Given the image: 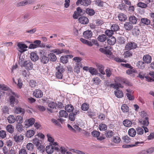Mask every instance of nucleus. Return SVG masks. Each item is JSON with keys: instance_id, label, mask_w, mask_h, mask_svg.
Returning a JSON list of instances; mask_svg holds the SVG:
<instances>
[{"instance_id": "bb28decb", "label": "nucleus", "mask_w": 154, "mask_h": 154, "mask_svg": "<svg viewBox=\"0 0 154 154\" xmlns=\"http://www.w3.org/2000/svg\"><path fill=\"white\" fill-rule=\"evenodd\" d=\"M34 134L35 132L33 130H29L26 132V136L28 138H30L34 135Z\"/></svg>"}, {"instance_id": "7ed1b4c3", "label": "nucleus", "mask_w": 154, "mask_h": 154, "mask_svg": "<svg viewBox=\"0 0 154 154\" xmlns=\"http://www.w3.org/2000/svg\"><path fill=\"white\" fill-rule=\"evenodd\" d=\"M56 69L57 72L56 73V77L58 79H63V75L62 73L64 72L65 70L63 68V66L60 64V65L56 67Z\"/></svg>"}, {"instance_id": "603ef678", "label": "nucleus", "mask_w": 154, "mask_h": 154, "mask_svg": "<svg viewBox=\"0 0 154 154\" xmlns=\"http://www.w3.org/2000/svg\"><path fill=\"white\" fill-rule=\"evenodd\" d=\"M96 5L100 7L103 6V2L101 0H96L94 1Z\"/></svg>"}, {"instance_id": "0e129e2a", "label": "nucleus", "mask_w": 154, "mask_h": 154, "mask_svg": "<svg viewBox=\"0 0 154 154\" xmlns=\"http://www.w3.org/2000/svg\"><path fill=\"white\" fill-rule=\"evenodd\" d=\"M97 26L101 25L103 23V21L101 19H97L94 20Z\"/></svg>"}, {"instance_id": "473e14b6", "label": "nucleus", "mask_w": 154, "mask_h": 154, "mask_svg": "<svg viewBox=\"0 0 154 154\" xmlns=\"http://www.w3.org/2000/svg\"><path fill=\"white\" fill-rule=\"evenodd\" d=\"M119 20L121 21H125L127 19V17L123 13H120L118 15Z\"/></svg>"}, {"instance_id": "052dcab7", "label": "nucleus", "mask_w": 154, "mask_h": 154, "mask_svg": "<svg viewBox=\"0 0 154 154\" xmlns=\"http://www.w3.org/2000/svg\"><path fill=\"white\" fill-rule=\"evenodd\" d=\"M2 112L4 114H9V109L7 106H5L2 109Z\"/></svg>"}, {"instance_id": "6e6552de", "label": "nucleus", "mask_w": 154, "mask_h": 154, "mask_svg": "<svg viewBox=\"0 0 154 154\" xmlns=\"http://www.w3.org/2000/svg\"><path fill=\"white\" fill-rule=\"evenodd\" d=\"M128 20L133 25L136 24L140 21V19L134 15L130 16L128 18Z\"/></svg>"}, {"instance_id": "dca6fc26", "label": "nucleus", "mask_w": 154, "mask_h": 154, "mask_svg": "<svg viewBox=\"0 0 154 154\" xmlns=\"http://www.w3.org/2000/svg\"><path fill=\"white\" fill-rule=\"evenodd\" d=\"M35 119L33 118H30L28 120L25 121V126H27V128L30 126L32 125L35 123Z\"/></svg>"}, {"instance_id": "aec40b11", "label": "nucleus", "mask_w": 154, "mask_h": 154, "mask_svg": "<svg viewBox=\"0 0 154 154\" xmlns=\"http://www.w3.org/2000/svg\"><path fill=\"white\" fill-rule=\"evenodd\" d=\"M140 23L143 25L148 26L150 24V20L146 18H142L140 20Z\"/></svg>"}, {"instance_id": "79ce46f5", "label": "nucleus", "mask_w": 154, "mask_h": 154, "mask_svg": "<svg viewBox=\"0 0 154 154\" xmlns=\"http://www.w3.org/2000/svg\"><path fill=\"white\" fill-rule=\"evenodd\" d=\"M33 143L37 147H38L39 148H41L40 146H41V144L40 143L39 140L35 138L33 140Z\"/></svg>"}, {"instance_id": "c85d7f7f", "label": "nucleus", "mask_w": 154, "mask_h": 154, "mask_svg": "<svg viewBox=\"0 0 154 154\" xmlns=\"http://www.w3.org/2000/svg\"><path fill=\"white\" fill-rule=\"evenodd\" d=\"M65 109L69 112H73L74 108L71 104H68L65 107Z\"/></svg>"}, {"instance_id": "f257e3e1", "label": "nucleus", "mask_w": 154, "mask_h": 154, "mask_svg": "<svg viewBox=\"0 0 154 154\" xmlns=\"http://www.w3.org/2000/svg\"><path fill=\"white\" fill-rule=\"evenodd\" d=\"M24 59L22 60L19 58V64L21 67H24L27 71L32 70L33 68V64L30 60H26L24 61Z\"/></svg>"}, {"instance_id": "39448f33", "label": "nucleus", "mask_w": 154, "mask_h": 154, "mask_svg": "<svg viewBox=\"0 0 154 154\" xmlns=\"http://www.w3.org/2000/svg\"><path fill=\"white\" fill-rule=\"evenodd\" d=\"M45 52L41 54L39 58L40 62L43 64H46L48 63L49 60L48 57L46 56Z\"/></svg>"}, {"instance_id": "338daca9", "label": "nucleus", "mask_w": 154, "mask_h": 154, "mask_svg": "<svg viewBox=\"0 0 154 154\" xmlns=\"http://www.w3.org/2000/svg\"><path fill=\"white\" fill-rule=\"evenodd\" d=\"M88 115L91 118H92L94 116H96L95 112H94L90 110H88L87 112Z\"/></svg>"}, {"instance_id": "4c0bfd02", "label": "nucleus", "mask_w": 154, "mask_h": 154, "mask_svg": "<svg viewBox=\"0 0 154 154\" xmlns=\"http://www.w3.org/2000/svg\"><path fill=\"white\" fill-rule=\"evenodd\" d=\"M128 134L130 136L133 137H134L136 135V131L134 129L131 128L129 130Z\"/></svg>"}, {"instance_id": "5701e85b", "label": "nucleus", "mask_w": 154, "mask_h": 154, "mask_svg": "<svg viewBox=\"0 0 154 154\" xmlns=\"http://www.w3.org/2000/svg\"><path fill=\"white\" fill-rule=\"evenodd\" d=\"M140 123L143 125L145 126H148L149 124V118L148 117H146L144 119L139 120Z\"/></svg>"}, {"instance_id": "e433bc0d", "label": "nucleus", "mask_w": 154, "mask_h": 154, "mask_svg": "<svg viewBox=\"0 0 154 154\" xmlns=\"http://www.w3.org/2000/svg\"><path fill=\"white\" fill-rule=\"evenodd\" d=\"M123 124L125 127H130L131 126L132 123L130 120L125 119L123 122Z\"/></svg>"}, {"instance_id": "c9c22d12", "label": "nucleus", "mask_w": 154, "mask_h": 154, "mask_svg": "<svg viewBox=\"0 0 154 154\" xmlns=\"http://www.w3.org/2000/svg\"><path fill=\"white\" fill-rule=\"evenodd\" d=\"M60 62L64 64H66L68 62V58L66 55L62 56L61 57Z\"/></svg>"}, {"instance_id": "c03bdc74", "label": "nucleus", "mask_w": 154, "mask_h": 154, "mask_svg": "<svg viewBox=\"0 0 154 154\" xmlns=\"http://www.w3.org/2000/svg\"><path fill=\"white\" fill-rule=\"evenodd\" d=\"M130 50H127L125 51L124 54L125 58L131 57L132 56V53Z\"/></svg>"}, {"instance_id": "de8ad7c7", "label": "nucleus", "mask_w": 154, "mask_h": 154, "mask_svg": "<svg viewBox=\"0 0 154 154\" xmlns=\"http://www.w3.org/2000/svg\"><path fill=\"white\" fill-rule=\"evenodd\" d=\"M100 132L99 131L94 130L91 132V134L92 136L94 137H98L100 134Z\"/></svg>"}, {"instance_id": "5fc2aeb1", "label": "nucleus", "mask_w": 154, "mask_h": 154, "mask_svg": "<svg viewBox=\"0 0 154 154\" xmlns=\"http://www.w3.org/2000/svg\"><path fill=\"white\" fill-rule=\"evenodd\" d=\"M137 134L142 135L143 133L144 130L143 129L140 127H138L136 128Z\"/></svg>"}, {"instance_id": "cd10ccee", "label": "nucleus", "mask_w": 154, "mask_h": 154, "mask_svg": "<svg viewBox=\"0 0 154 154\" xmlns=\"http://www.w3.org/2000/svg\"><path fill=\"white\" fill-rule=\"evenodd\" d=\"M85 13L91 16L94 15L95 14V12L93 9L87 8L85 9Z\"/></svg>"}, {"instance_id": "8fccbe9b", "label": "nucleus", "mask_w": 154, "mask_h": 154, "mask_svg": "<svg viewBox=\"0 0 154 154\" xmlns=\"http://www.w3.org/2000/svg\"><path fill=\"white\" fill-rule=\"evenodd\" d=\"M111 29L114 32L117 31L119 29V27L118 25L113 24L111 26Z\"/></svg>"}, {"instance_id": "393cba45", "label": "nucleus", "mask_w": 154, "mask_h": 154, "mask_svg": "<svg viewBox=\"0 0 154 154\" xmlns=\"http://www.w3.org/2000/svg\"><path fill=\"white\" fill-rule=\"evenodd\" d=\"M107 39L106 36L104 34L99 35L97 38L98 40L101 42H105Z\"/></svg>"}, {"instance_id": "ddd939ff", "label": "nucleus", "mask_w": 154, "mask_h": 154, "mask_svg": "<svg viewBox=\"0 0 154 154\" xmlns=\"http://www.w3.org/2000/svg\"><path fill=\"white\" fill-rule=\"evenodd\" d=\"M143 60L145 63L149 64L151 62L152 57L149 54H146L143 56Z\"/></svg>"}, {"instance_id": "b1692460", "label": "nucleus", "mask_w": 154, "mask_h": 154, "mask_svg": "<svg viewBox=\"0 0 154 154\" xmlns=\"http://www.w3.org/2000/svg\"><path fill=\"white\" fill-rule=\"evenodd\" d=\"M114 133L111 130H108L105 131V135L106 137L110 138L112 137L114 135Z\"/></svg>"}, {"instance_id": "20e7f679", "label": "nucleus", "mask_w": 154, "mask_h": 154, "mask_svg": "<svg viewBox=\"0 0 154 154\" xmlns=\"http://www.w3.org/2000/svg\"><path fill=\"white\" fill-rule=\"evenodd\" d=\"M137 47V44L134 42H130L127 43L125 47L126 50H131L136 49Z\"/></svg>"}, {"instance_id": "423d86ee", "label": "nucleus", "mask_w": 154, "mask_h": 154, "mask_svg": "<svg viewBox=\"0 0 154 154\" xmlns=\"http://www.w3.org/2000/svg\"><path fill=\"white\" fill-rule=\"evenodd\" d=\"M91 0H78L76 4L77 5H79V4L85 6H87L91 5Z\"/></svg>"}, {"instance_id": "864d4df0", "label": "nucleus", "mask_w": 154, "mask_h": 154, "mask_svg": "<svg viewBox=\"0 0 154 154\" xmlns=\"http://www.w3.org/2000/svg\"><path fill=\"white\" fill-rule=\"evenodd\" d=\"M88 104H87V103H83L82 105L81 109L83 111H87L88 109Z\"/></svg>"}, {"instance_id": "2eb2a0df", "label": "nucleus", "mask_w": 154, "mask_h": 154, "mask_svg": "<svg viewBox=\"0 0 154 154\" xmlns=\"http://www.w3.org/2000/svg\"><path fill=\"white\" fill-rule=\"evenodd\" d=\"M107 42L110 45H114L116 42V39L114 36H110L107 38Z\"/></svg>"}, {"instance_id": "6ab92c4d", "label": "nucleus", "mask_w": 154, "mask_h": 154, "mask_svg": "<svg viewBox=\"0 0 154 154\" xmlns=\"http://www.w3.org/2000/svg\"><path fill=\"white\" fill-rule=\"evenodd\" d=\"M54 150V146H52V145H50L46 146L45 148V151L46 152L50 154L53 152Z\"/></svg>"}, {"instance_id": "e2e57ef3", "label": "nucleus", "mask_w": 154, "mask_h": 154, "mask_svg": "<svg viewBox=\"0 0 154 154\" xmlns=\"http://www.w3.org/2000/svg\"><path fill=\"white\" fill-rule=\"evenodd\" d=\"M47 137L48 138V140L51 143H53L54 141V139L51 136V135L49 134H48L47 135Z\"/></svg>"}, {"instance_id": "37998d69", "label": "nucleus", "mask_w": 154, "mask_h": 154, "mask_svg": "<svg viewBox=\"0 0 154 154\" xmlns=\"http://www.w3.org/2000/svg\"><path fill=\"white\" fill-rule=\"evenodd\" d=\"M121 109L123 112H127L129 111V107L126 104H123L121 106Z\"/></svg>"}, {"instance_id": "69168bd1", "label": "nucleus", "mask_w": 154, "mask_h": 154, "mask_svg": "<svg viewBox=\"0 0 154 154\" xmlns=\"http://www.w3.org/2000/svg\"><path fill=\"white\" fill-rule=\"evenodd\" d=\"M51 122L54 123L55 124V125L59 126L60 127H61V126L58 121V120H56V119H51Z\"/></svg>"}, {"instance_id": "4be33fe9", "label": "nucleus", "mask_w": 154, "mask_h": 154, "mask_svg": "<svg viewBox=\"0 0 154 154\" xmlns=\"http://www.w3.org/2000/svg\"><path fill=\"white\" fill-rule=\"evenodd\" d=\"M114 94L116 97L118 98H121L123 97V93L122 91L118 90L114 91Z\"/></svg>"}, {"instance_id": "9b49d317", "label": "nucleus", "mask_w": 154, "mask_h": 154, "mask_svg": "<svg viewBox=\"0 0 154 154\" xmlns=\"http://www.w3.org/2000/svg\"><path fill=\"white\" fill-rule=\"evenodd\" d=\"M33 95L37 98L42 97L43 95V92L39 89H35L33 93Z\"/></svg>"}, {"instance_id": "1a4fd4ad", "label": "nucleus", "mask_w": 154, "mask_h": 154, "mask_svg": "<svg viewBox=\"0 0 154 154\" xmlns=\"http://www.w3.org/2000/svg\"><path fill=\"white\" fill-rule=\"evenodd\" d=\"M13 138L15 141L17 143L21 142L23 140V137L22 135H18V134L16 133L14 134Z\"/></svg>"}, {"instance_id": "7c9ffc66", "label": "nucleus", "mask_w": 154, "mask_h": 154, "mask_svg": "<svg viewBox=\"0 0 154 154\" xmlns=\"http://www.w3.org/2000/svg\"><path fill=\"white\" fill-rule=\"evenodd\" d=\"M16 128L18 132H21L25 129L24 127H23L21 123L17 124L16 126Z\"/></svg>"}, {"instance_id": "4468645a", "label": "nucleus", "mask_w": 154, "mask_h": 154, "mask_svg": "<svg viewBox=\"0 0 154 154\" xmlns=\"http://www.w3.org/2000/svg\"><path fill=\"white\" fill-rule=\"evenodd\" d=\"M78 20L80 23L83 24H86L88 23V18L85 16L81 17L79 18Z\"/></svg>"}, {"instance_id": "58836bf2", "label": "nucleus", "mask_w": 154, "mask_h": 154, "mask_svg": "<svg viewBox=\"0 0 154 154\" xmlns=\"http://www.w3.org/2000/svg\"><path fill=\"white\" fill-rule=\"evenodd\" d=\"M99 128L100 131H105L107 130V127L105 124L101 123L99 125Z\"/></svg>"}, {"instance_id": "c756f323", "label": "nucleus", "mask_w": 154, "mask_h": 154, "mask_svg": "<svg viewBox=\"0 0 154 154\" xmlns=\"http://www.w3.org/2000/svg\"><path fill=\"white\" fill-rule=\"evenodd\" d=\"M59 114V116L61 117H63L65 118H67L68 116V114L66 111L64 110H60Z\"/></svg>"}, {"instance_id": "ea45409f", "label": "nucleus", "mask_w": 154, "mask_h": 154, "mask_svg": "<svg viewBox=\"0 0 154 154\" xmlns=\"http://www.w3.org/2000/svg\"><path fill=\"white\" fill-rule=\"evenodd\" d=\"M48 107L51 109L56 108L57 106L56 103L52 101H48L47 102Z\"/></svg>"}, {"instance_id": "f3484780", "label": "nucleus", "mask_w": 154, "mask_h": 154, "mask_svg": "<svg viewBox=\"0 0 154 154\" xmlns=\"http://www.w3.org/2000/svg\"><path fill=\"white\" fill-rule=\"evenodd\" d=\"M30 58L31 60L33 62L37 61L39 58L37 54L35 52H32L30 53Z\"/></svg>"}, {"instance_id": "a878e982", "label": "nucleus", "mask_w": 154, "mask_h": 154, "mask_svg": "<svg viewBox=\"0 0 154 154\" xmlns=\"http://www.w3.org/2000/svg\"><path fill=\"white\" fill-rule=\"evenodd\" d=\"M48 56L50 59V60L53 62H54L56 61L57 60V57L53 53H50L48 55Z\"/></svg>"}, {"instance_id": "bf43d9fd", "label": "nucleus", "mask_w": 154, "mask_h": 154, "mask_svg": "<svg viewBox=\"0 0 154 154\" xmlns=\"http://www.w3.org/2000/svg\"><path fill=\"white\" fill-rule=\"evenodd\" d=\"M9 98V101L10 104L14 105L15 104V103H16L14 97L13 96H11Z\"/></svg>"}, {"instance_id": "680f3d73", "label": "nucleus", "mask_w": 154, "mask_h": 154, "mask_svg": "<svg viewBox=\"0 0 154 154\" xmlns=\"http://www.w3.org/2000/svg\"><path fill=\"white\" fill-rule=\"evenodd\" d=\"M33 148L34 145L32 143H29L27 144L26 148L28 150H32L33 149Z\"/></svg>"}, {"instance_id": "13d9d810", "label": "nucleus", "mask_w": 154, "mask_h": 154, "mask_svg": "<svg viewBox=\"0 0 154 154\" xmlns=\"http://www.w3.org/2000/svg\"><path fill=\"white\" fill-rule=\"evenodd\" d=\"M23 117L20 116H17L16 117V120L17 122V124L22 123L23 122Z\"/></svg>"}, {"instance_id": "2f4dec72", "label": "nucleus", "mask_w": 154, "mask_h": 154, "mask_svg": "<svg viewBox=\"0 0 154 154\" xmlns=\"http://www.w3.org/2000/svg\"><path fill=\"white\" fill-rule=\"evenodd\" d=\"M144 62L142 61H139L137 63V66L140 69H143L145 67V64Z\"/></svg>"}, {"instance_id": "72a5a7b5", "label": "nucleus", "mask_w": 154, "mask_h": 154, "mask_svg": "<svg viewBox=\"0 0 154 154\" xmlns=\"http://www.w3.org/2000/svg\"><path fill=\"white\" fill-rule=\"evenodd\" d=\"M7 119L8 122L10 124L14 123L16 121V119L12 115H9Z\"/></svg>"}, {"instance_id": "9d476101", "label": "nucleus", "mask_w": 154, "mask_h": 154, "mask_svg": "<svg viewBox=\"0 0 154 154\" xmlns=\"http://www.w3.org/2000/svg\"><path fill=\"white\" fill-rule=\"evenodd\" d=\"M124 28L126 31L128 32L131 31L133 28V26L132 23L129 21L125 23Z\"/></svg>"}, {"instance_id": "6e6d98bb", "label": "nucleus", "mask_w": 154, "mask_h": 154, "mask_svg": "<svg viewBox=\"0 0 154 154\" xmlns=\"http://www.w3.org/2000/svg\"><path fill=\"white\" fill-rule=\"evenodd\" d=\"M104 66L103 65H100L98 66V68L99 69V71L102 74H104L105 72L104 71Z\"/></svg>"}, {"instance_id": "f704fd0d", "label": "nucleus", "mask_w": 154, "mask_h": 154, "mask_svg": "<svg viewBox=\"0 0 154 154\" xmlns=\"http://www.w3.org/2000/svg\"><path fill=\"white\" fill-rule=\"evenodd\" d=\"M149 75L151 77L146 76L145 77V78L146 80L149 82H154V72L149 73Z\"/></svg>"}, {"instance_id": "0eeeda50", "label": "nucleus", "mask_w": 154, "mask_h": 154, "mask_svg": "<svg viewBox=\"0 0 154 154\" xmlns=\"http://www.w3.org/2000/svg\"><path fill=\"white\" fill-rule=\"evenodd\" d=\"M17 46L19 49H18V51L21 54L26 51V50L25 49L28 48L27 46L25 44H22L20 42L18 43Z\"/></svg>"}, {"instance_id": "4d7b16f0", "label": "nucleus", "mask_w": 154, "mask_h": 154, "mask_svg": "<svg viewBox=\"0 0 154 154\" xmlns=\"http://www.w3.org/2000/svg\"><path fill=\"white\" fill-rule=\"evenodd\" d=\"M137 5L138 7L142 8H146L147 7V4L142 2H139L138 3Z\"/></svg>"}, {"instance_id": "a18cd8bd", "label": "nucleus", "mask_w": 154, "mask_h": 154, "mask_svg": "<svg viewBox=\"0 0 154 154\" xmlns=\"http://www.w3.org/2000/svg\"><path fill=\"white\" fill-rule=\"evenodd\" d=\"M105 33L106 35H107L108 36V37H109L112 36V35L114 34V32L112 29L111 30L107 29L105 31Z\"/></svg>"}, {"instance_id": "412c9836", "label": "nucleus", "mask_w": 154, "mask_h": 154, "mask_svg": "<svg viewBox=\"0 0 154 154\" xmlns=\"http://www.w3.org/2000/svg\"><path fill=\"white\" fill-rule=\"evenodd\" d=\"M89 72L93 75H97L100 76L101 75L100 73L98 72L97 70L96 69L93 67H90L89 68Z\"/></svg>"}, {"instance_id": "09e8293b", "label": "nucleus", "mask_w": 154, "mask_h": 154, "mask_svg": "<svg viewBox=\"0 0 154 154\" xmlns=\"http://www.w3.org/2000/svg\"><path fill=\"white\" fill-rule=\"evenodd\" d=\"M112 140L113 142L114 143H120L121 139L119 137L115 136L113 137Z\"/></svg>"}, {"instance_id": "f8f14e48", "label": "nucleus", "mask_w": 154, "mask_h": 154, "mask_svg": "<svg viewBox=\"0 0 154 154\" xmlns=\"http://www.w3.org/2000/svg\"><path fill=\"white\" fill-rule=\"evenodd\" d=\"M15 113L17 114H21L23 116L25 113V109L20 107H15Z\"/></svg>"}, {"instance_id": "a19ab883", "label": "nucleus", "mask_w": 154, "mask_h": 154, "mask_svg": "<svg viewBox=\"0 0 154 154\" xmlns=\"http://www.w3.org/2000/svg\"><path fill=\"white\" fill-rule=\"evenodd\" d=\"M14 127L11 125H8L6 127V130L12 134L14 131Z\"/></svg>"}, {"instance_id": "49530a36", "label": "nucleus", "mask_w": 154, "mask_h": 154, "mask_svg": "<svg viewBox=\"0 0 154 154\" xmlns=\"http://www.w3.org/2000/svg\"><path fill=\"white\" fill-rule=\"evenodd\" d=\"M125 39L124 37L120 36L118 38L117 42L121 44H123L125 43Z\"/></svg>"}, {"instance_id": "a211bd4d", "label": "nucleus", "mask_w": 154, "mask_h": 154, "mask_svg": "<svg viewBox=\"0 0 154 154\" xmlns=\"http://www.w3.org/2000/svg\"><path fill=\"white\" fill-rule=\"evenodd\" d=\"M83 37L86 39H89L92 36V32L91 30H86L83 33Z\"/></svg>"}, {"instance_id": "774afa93", "label": "nucleus", "mask_w": 154, "mask_h": 154, "mask_svg": "<svg viewBox=\"0 0 154 154\" xmlns=\"http://www.w3.org/2000/svg\"><path fill=\"white\" fill-rule=\"evenodd\" d=\"M92 80L94 82V83L99 84L101 82V80H100L99 78L97 77L94 78H93Z\"/></svg>"}, {"instance_id": "f03ea898", "label": "nucleus", "mask_w": 154, "mask_h": 154, "mask_svg": "<svg viewBox=\"0 0 154 154\" xmlns=\"http://www.w3.org/2000/svg\"><path fill=\"white\" fill-rule=\"evenodd\" d=\"M86 13L85 10L82 9L80 7H79L76 8V11L74 12L73 17L74 19H77L78 17L84 15Z\"/></svg>"}, {"instance_id": "3c124183", "label": "nucleus", "mask_w": 154, "mask_h": 154, "mask_svg": "<svg viewBox=\"0 0 154 154\" xmlns=\"http://www.w3.org/2000/svg\"><path fill=\"white\" fill-rule=\"evenodd\" d=\"M37 84V82L34 80H31L30 81V86L32 88H35Z\"/></svg>"}]
</instances>
